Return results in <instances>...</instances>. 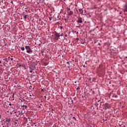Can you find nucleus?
Masks as SVG:
<instances>
[{
  "label": "nucleus",
  "instance_id": "nucleus-1",
  "mask_svg": "<svg viewBox=\"0 0 127 127\" xmlns=\"http://www.w3.org/2000/svg\"><path fill=\"white\" fill-rule=\"evenodd\" d=\"M54 35L55 40H58L59 39V37H60V34L57 33V32L55 31L54 33Z\"/></svg>",
  "mask_w": 127,
  "mask_h": 127
},
{
  "label": "nucleus",
  "instance_id": "nucleus-2",
  "mask_svg": "<svg viewBox=\"0 0 127 127\" xmlns=\"http://www.w3.org/2000/svg\"><path fill=\"white\" fill-rule=\"evenodd\" d=\"M103 106L105 110H108V109H111L112 108L111 105L108 103H105Z\"/></svg>",
  "mask_w": 127,
  "mask_h": 127
},
{
  "label": "nucleus",
  "instance_id": "nucleus-3",
  "mask_svg": "<svg viewBox=\"0 0 127 127\" xmlns=\"http://www.w3.org/2000/svg\"><path fill=\"white\" fill-rule=\"evenodd\" d=\"M25 49L27 50V53H30L31 52H32V50L30 48V46H26L25 47Z\"/></svg>",
  "mask_w": 127,
  "mask_h": 127
},
{
  "label": "nucleus",
  "instance_id": "nucleus-4",
  "mask_svg": "<svg viewBox=\"0 0 127 127\" xmlns=\"http://www.w3.org/2000/svg\"><path fill=\"white\" fill-rule=\"evenodd\" d=\"M16 117H19V116H22V110H18V109L16 110Z\"/></svg>",
  "mask_w": 127,
  "mask_h": 127
},
{
  "label": "nucleus",
  "instance_id": "nucleus-5",
  "mask_svg": "<svg viewBox=\"0 0 127 127\" xmlns=\"http://www.w3.org/2000/svg\"><path fill=\"white\" fill-rule=\"evenodd\" d=\"M35 64H32L29 66L30 70H34L36 67H35Z\"/></svg>",
  "mask_w": 127,
  "mask_h": 127
},
{
  "label": "nucleus",
  "instance_id": "nucleus-6",
  "mask_svg": "<svg viewBox=\"0 0 127 127\" xmlns=\"http://www.w3.org/2000/svg\"><path fill=\"white\" fill-rule=\"evenodd\" d=\"M3 122H4V123H5L6 122L7 123V125H9V124H10V118H6L5 119L3 120Z\"/></svg>",
  "mask_w": 127,
  "mask_h": 127
},
{
  "label": "nucleus",
  "instance_id": "nucleus-7",
  "mask_svg": "<svg viewBox=\"0 0 127 127\" xmlns=\"http://www.w3.org/2000/svg\"><path fill=\"white\" fill-rule=\"evenodd\" d=\"M77 22L78 24H80V23H83V20H82V18H81V17L78 18Z\"/></svg>",
  "mask_w": 127,
  "mask_h": 127
},
{
  "label": "nucleus",
  "instance_id": "nucleus-8",
  "mask_svg": "<svg viewBox=\"0 0 127 127\" xmlns=\"http://www.w3.org/2000/svg\"><path fill=\"white\" fill-rule=\"evenodd\" d=\"M3 60L4 61V63L6 64V63H7V62L10 60V58H4L3 59Z\"/></svg>",
  "mask_w": 127,
  "mask_h": 127
},
{
  "label": "nucleus",
  "instance_id": "nucleus-9",
  "mask_svg": "<svg viewBox=\"0 0 127 127\" xmlns=\"http://www.w3.org/2000/svg\"><path fill=\"white\" fill-rule=\"evenodd\" d=\"M124 12H127V3L125 4V5L124 6Z\"/></svg>",
  "mask_w": 127,
  "mask_h": 127
},
{
  "label": "nucleus",
  "instance_id": "nucleus-10",
  "mask_svg": "<svg viewBox=\"0 0 127 127\" xmlns=\"http://www.w3.org/2000/svg\"><path fill=\"white\" fill-rule=\"evenodd\" d=\"M79 10L80 14H81V15H84V9H79Z\"/></svg>",
  "mask_w": 127,
  "mask_h": 127
},
{
  "label": "nucleus",
  "instance_id": "nucleus-11",
  "mask_svg": "<svg viewBox=\"0 0 127 127\" xmlns=\"http://www.w3.org/2000/svg\"><path fill=\"white\" fill-rule=\"evenodd\" d=\"M17 65L19 67H22V68H25V64H17Z\"/></svg>",
  "mask_w": 127,
  "mask_h": 127
},
{
  "label": "nucleus",
  "instance_id": "nucleus-12",
  "mask_svg": "<svg viewBox=\"0 0 127 127\" xmlns=\"http://www.w3.org/2000/svg\"><path fill=\"white\" fill-rule=\"evenodd\" d=\"M68 13V15H69V16H71V15H72L73 12L72 11H69L68 12H67Z\"/></svg>",
  "mask_w": 127,
  "mask_h": 127
},
{
  "label": "nucleus",
  "instance_id": "nucleus-13",
  "mask_svg": "<svg viewBox=\"0 0 127 127\" xmlns=\"http://www.w3.org/2000/svg\"><path fill=\"white\" fill-rule=\"evenodd\" d=\"M23 108V109H26L27 108V106L26 105H21V108Z\"/></svg>",
  "mask_w": 127,
  "mask_h": 127
},
{
  "label": "nucleus",
  "instance_id": "nucleus-14",
  "mask_svg": "<svg viewBox=\"0 0 127 127\" xmlns=\"http://www.w3.org/2000/svg\"><path fill=\"white\" fill-rule=\"evenodd\" d=\"M113 98H118V95L116 94H112Z\"/></svg>",
  "mask_w": 127,
  "mask_h": 127
},
{
  "label": "nucleus",
  "instance_id": "nucleus-15",
  "mask_svg": "<svg viewBox=\"0 0 127 127\" xmlns=\"http://www.w3.org/2000/svg\"><path fill=\"white\" fill-rule=\"evenodd\" d=\"M17 18H19V17L20 16V14L19 13H17Z\"/></svg>",
  "mask_w": 127,
  "mask_h": 127
},
{
  "label": "nucleus",
  "instance_id": "nucleus-16",
  "mask_svg": "<svg viewBox=\"0 0 127 127\" xmlns=\"http://www.w3.org/2000/svg\"><path fill=\"white\" fill-rule=\"evenodd\" d=\"M66 10L68 12V11H70V8L67 7L66 8Z\"/></svg>",
  "mask_w": 127,
  "mask_h": 127
},
{
  "label": "nucleus",
  "instance_id": "nucleus-17",
  "mask_svg": "<svg viewBox=\"0 0 127 127\" xmlns=\"http://www.w3.org/2000/svg\"><path fill=\"white\" fill-rule=\"evenodd\" d=\"M27 16V15H23V18L24 19H26V16Z\"/></svg>",
  "mask_w": 127,
  "mask_h": 127
},
{
  "label": "nucleus",
  "instance_id": "nucleus-18",
  "mask_svg": "<svg viewBox=\"0 0 127 127\" xmlns=\"http://www.w3.org/2000/svg\"><path fill=\"white\" fill-rule=\"evenodd\" d=\"M120 127H126V126L124 125H121L119 126Z\"/></svg>",
  "mask_w": 127,
  "mask_h": 127
},
{
  "label": "nucleus",
  "instance_id": "nucleus-19",
  "mask_svg": "<svg viewBox=\"0 0 127 127\" xmlns=\"http://www.w3.org/2000/svg\"><path fill=\"white\" fill-rule=\"evenodd\" d=\"M21 50H22V51H24V47H21Z\"/></svg>",
  "mask_w": 127,
  "mask_h": 127
},
{
  "label": "nucleus",
  "instance_id": "nucleus-20",
  "mask_svg": "<svg viewBox=\"0 0 127 127\" xmlns=\"http://www.w3.org/2000/svg\"><path fill=\"white\" fill-rule=\"evenodd\" d=\"M76 27L80 28V27H81V25H79V26H76Z\"/></svg>",
  "mask_w": 127,
  "mask_h": 127
},
{
  "label": "nucleus",
  "instance_id": "nucleus-21",
  "mask_svg": "<svg viewBox=\"0 0 127 127\" xmlns=\"http://www.w3.org/2000/svg\"><path fill=\"white\" fill-rule=\"evenodd\" d=\"M44 24V25H46V24H45L44 22H42V25Z\"/></svg>",
  "mask_w": 127,
  "mask_h": 127
},
{
  "label": "nucleus",
  "instance_id": "nucleus-22",
  "mask_svg": "<svg viewBox=\"0 0 127 127\" xmlns=\"http://www.w3.org/2000/svg\"><path fill=\"white\" fill-rule=\"evenodd\" d=\"M49 18L50 20H51V19H52V17H49Z\"/></svg>",
  "mask_w": 127,
  "mask_h": 127
},
{
  "label": "nucleus",
  "instance_id": "nucleus-23",
  "mask_svg": "<svg viewBox=\"0 0 127 127\" xmlns=\"http://www.w3.org/2000/svg\"><path fill=\"white\" fill-rule=\"evenodd\" d=\"M72 119H73L75 121H76V118H75V117H72Z\"/></svg>",
  "mask_w": 127,
  "mask_h": 127
},
{
  "label": "nucleus",
  "instance_id": "nucleus-24",
  "mask_svg": "<svg viewBox=\"0 0 127 127\" xmlns=\"http://www.w3.org/2000/svg\"><path fill=\"white\" fill-rule=\"evenodd\" d=\"M64 35V34L63 33H62V34H61L60 36H63Z\"/></svg>",
  "mask_w": 127,
  "mask_h": 127
},
{
  "label": "nucleus",
  "instance_id": "nucleus-25",
  "mask_svg": "<svg viewBox=\"0 0 127 127\" xmlns=\"http://www.w3.org/2000/svg\"><path fill=\"white\" fill-rule=\"evenodd\" d=\"M32 70H31V69H30V73H32Z\"/></svg>",
  "mask_w": 127,
  "mask_h": 127
},
{
  "label": "nucleus",
  "instance_id": "nucleus-26",
  "mask_svg": "<svg viewBox=\"0 0 127 127\" xmlns=\"http://www.w3.org/2000/svg\"><path fill=\"white\" fill-rule=\"evenodd\" d=\"M76 90H80V87H78L76 88Z\"/></svg>",
  "mask_w": 127,
  "mask_h": 127
},
{
  "label": "nucleus",
  "instance_id": "nucleus-27",
  "mask_svg": "<svg viewBox=\"0 0 127 127\" xmlns=\"http://www.w3.org/2000/svg\"><path fill=\"white\" fill-rule=\"evenodd\" d=\"M70 104H73V100H71V103Z\"/></svg>",
  "mask_w": 127,
  "mask_h": 127
},
{
  "label": "nucleus",
  "instance_id": "nucleus-28",
  "mask_svg": "<svg viewBox=\"0 0 127 127\" xmlns=\"http://www.w3.org/2000/svg\"><path fill=\"white\" fill-rule=\"evenodd\" d=\"M17 108H20V106H18V104H17Z\"/></svg>",
  "mask_w": 127,
  "mask_h": 127
},
{
  "label": "nucleus",
  "instance_id": "nucleus-29",
  "mask_svg": "<svg viewBox=\"0 0 127 127\" xmlns=\"http://www.w3.org/2000/svg\"><path fill=\"white\" fill-rule=\"evenodd\" d=\"M62 28H63V26H62L60 27V29H62Z\"/></svg>",
  "mask_w": 127,
  "mask_h": 127
},
{
  "label": "nucleus",
  "instance_id": "nucleus-30",
  "mask_svg": "<svg viewBox=\"0 0 127 127\" xmlns=\"http://www.w3.org/2000/svg\"><path fill=\"white\" fill-rule=\"evenodd\" d=\"M10 60L12 61V60H13V58H10Z\"/></svg>",
  "mask_w": 127,
  "mask_h": 127
},
{
  "label": "nucleus",
  "instance_id": "nucleus-31",
  "mask_svg": "<svg viewBox=\"0 0 127 127\" xmlns=\"http://www.w3.org/2000/svg\"><path fill=\"white\" fill-rule=\"evenodd\" d=\"M17 127H21L20 126H18V125H17Z\"/></svg>",
  "mask_w": 127,
  "mask_h": 127
},
{
  "label": "nucleus",
  "instance_id": "nucleus-32",
  "mask_svg": "<svg viewBox=\"0 0 127 127\" xmlns=\"http://www.w3.org/2000/svg\"><path fill=\"white\" fill-rule=\"evenodd\" d=\"M76 40H79V38H76Z\"/></svg>",
  "mask_w": 127,
  "mask_h": 127
},
{
  "label": "nucleus",
  "instance_id": "nucleus-33",
  "mask_svg": "<svg viewBox=\"0 0 127 127\" xmlns=\"http://www.w3.org/2000/svg\"><path fill=\"white\" fill-rule=\"evenodd\" d=\"M17 87H20V85H17Z\"/></svg>",
  "mask_w": 127,
  "mask_h": 127
},
{
  "label": "nucleus",
  "instance_id": "nucleus-34",
  "mask_svg": "<svg viewBox=\"0 0 127 127\" xmlns=\"http://www.w3.org/2000/svg\"><path fill=\"white\" fill-rule=\"evenodd\" d=\"M13 113H14V114H16V112H13L12 113L13 114Z\"/></svg>",
  "mask_w": 127,
  "mask_h": 127
},
{
  "label": "nucleus",
  "instance_id": "nucleus-35",
  "mask_svg": "<svg viewBox=\"0 0 127 127\" xmlns=\"http://www.w3.org/2000/svg\"><path fill=\"white\" fill-rule=\"evenodd\" d=\"M64 36H65V37H67V34H65V35H64Z\"/></svg>",
  "mask_w": 127,
  "mask_h": 127
},
{
  "label": "nucleus",
  "instance_id": "nucleus-36",
  "mask_svg": "<svg viewBox=\"0 0 127 127\" xmlns=\"http://www.w3.org/2000/svg\"><path fill=\"white\" fill-rule=\"evenodd\" d=\"M1 119V115H0V120Z\"/></svg>",
  "mask_w": 127,
  "mask_h": 127
},
{
  "label": "nucleus",
  "instance_id": "nucleus-37",
  "mask_svg": "<svg viewBox=\"0 0 127 127\" xmlns=\"http://www.w3.org/2000/svg\"><path fill=\"white\" fill-rule=\"evenodd\" d=\"M92 32V30L89 31V33H91Z\"/></svg>",
  "mask_w": 127,
  "mask_h": 127
},
{
  "label": "nucleus",
  "instance_id": "nucleus-38",
  "mask_svg": "<svg viewBox=\"0 0 127 127\" xmlns=\"http://www.w3.org/2000/svg\"><path fill=\"white\" fill-rule=\"evenodd\" d=\"M9 106H11V103H9Z\"/></svg>",
  "mask_w": 127,
  "mask_h": 127
},
{
  "label": "nucleus",
  "instance_id": "nucleus-39",
  "mask_svg": "<svg viewBox=\"0 0 127 127\" xmlns=\"http://www.w3.org/2000/svg\"><path fill=\"white\" fill-rule=\"evenodd\" d=\"M70 116H73V114H70Z\"/></svg>",
  "mask_w": 127,
  "mask_h": 127
},
{
  "label": "nucleus",
  "instance_id": "nucleus-40",
  "mask_svg": "<svg viewBox=\"0 0 127 127\" xmlns=\"http://www.w3.org/2000/svg\"><path fill=\"white\" fill-rule=\"evenodd\" d=\"M98 45H101V44L100 43H98Z\"/></svg>",
  "mask_w": 127,
  "mask_h": 127
},
{
  "label": "nucleus",
  "instance_id": "nucleus-41",
  "mask_svg": "<svg viewBox=\"0 0 127 127\" xmlns=\"http://www.w3.org/2000/svg\"><path fill=\"white\" fill-rule=\"evenodd\" d=\"M41 91H43V89H41Z\"/></svg>",
  "mask_w": 127,
  "mask_h": 127
},
{
  "label": "nucleus",
  "instance_id": "nucleus-42",
  "mask_svg": "<svg viewBox=\"0 0 127 127\" xmlns=\"http://www.w3.org/2000/svg\"><path fill=\"white\" fill-rule=\"evenodd\" d=\"M93 94H95V92L93 91Z\"/></svg>",
  "mask_w": 127,
  "mask_h": 127
},
{
  "label": "nucleus",
  "instance_id": "nucleus-43",
  "mask_svg": "<svg viewBox=\"0 0 127 127\" xmlns=\"http://www.w3.org/2000/svg\"><path fill=\"white\" fill-rule=\"evenodd\" d=\"M0 63H1V61L0 60Z\"/></svg>",
  "mask_w": 127,
  "mask_h": 127
},
{
  "label": "nucleus",
  "instance_id": "nucleus-44",
  "mask_svg": "<svg viewBox=\"0 0 127 127\" xmlns=\"http://www.w3.org/2000/svg\"><path fill=\"white\" fill-rule=\"evenodd\" d=\"M89 17H91V16L90 15H89Z\"/></svg>",
  "mask_w": 127,
  "mask_h": 127
},
{
  "label": "nucleus",
  "instance_id": "nucleus-45",
  "mask_svg": "<svg viewBox=\"0 0 127 127\" xmlns=\"http://www.w3.org/2000/svg\"><path fill=\"white\" fill-rule=\"evenodd\" d=\"M31 127H33V125H31Z\"/></svg>",
  "mask_w": 127,
  "mask_h": 127
},
{
  "label": "nucleus",
  "instance_id": "nucleus-46",
  "mask_svg": "<svg viewBox=\"0 0 127 127\" xmlns=\"http://www.w3.org/2000/svg\"><path fill=\"white\" fill-rule=\"evenodd\" d=\"M109 84H111V81L109 82Z\"/></svg>",
  "mask_w": 127,
  "mask_h": 127
},
{
  "label": "nucleus",
  "instance_id": "nucleus-47",
  "mask_svg": "<svg viewBox=\"0 0 127 127\" xmlns=\"http://www.w3.org/2000/svg\"><path fill=\"white\" fill-rule=\"evenodd\" d=\"M71 32H69V34H70Z\"/></svg>",
  "mask_w": 127,
  "mask_h": 127
},
{
  "label": "nucleus",
  "instance_id": "nucleus-48",
  "mask_svg": "<svg viewBox=\"0 0 127 127\" xmlns=\"http://www.w3.org/2000/svg\"><path fill=\"white\" fill-rule=\"evenodd\" d=\"M82 98H83V97H84V96L82 95Z\"/></svg>",
  "mask_w": 127,
  "mask_h": 127
},
{
  "label": "nucleus",
  "instance_id": "nucleus-49",
  "mask_svg": "<svg viewBox=\"0 0 127 127\" xmlns=\"http://www.w3.org/2000/svg\"><path fill=\"white\" fill-rule=\"evenodd\" d=\"M30 96L31 97V95H30Z\"/></svg>",
  "mask_w": 127,
  "mask_h": 127
},
{
  "label": "nucleus",
  "instance_id": "nucleus-50",
  "mask_svg": "<svg viewBox=\"0 0 127 127\" xmlns=\"http://www.w3.org/2000/svg\"><path fill=\"white\" fill-rule=\"evenodd\" d=\"M15 124H16V122H15Z\"/></svg>",
  "mask_w": 127,
  "mask_h": 127
},
{
  "label": "nucleus",
  "instance_id": "nucleus-51",
  "mask_svg": "<svg viewBox=\"0 0 127 127\" xmlns=\"http://www.w3.org/2000/svg\"><path fill=\"white\" fill-rule=\"evenodd\" d=\"M39 108H40V106H39Z\"/></svg>",
  "mask_w": 127,
  "mask_h": 127
},
{
  "label": "nucleus",
  "instance_id": "nucleus-52",
  "mask_svg": "<svg viewBox=\"0 0 127 127\" xmlns=\"http://www.w3.org/2000/svg\"><path fill=\"white\" fill-rule=\"evenodd\" d=\"M35 127H36V125H35Z\"/></svg>",
  "mask_w": 127,
  "mask_h": 127
},
{
  "label": "nucleus",
  "instance_id": "nucleus-53",
  "mask_svg": "<svg viewBox=\"0 0 127 127\" xmlns=\"http://www.w3.org/2000/svg\"><path fill=\"white\" fill-rule=\"evenodd\" d=\"M65 39H67V38H65Z\"/></svg>",
  "mask_w": 127,
  "mask_h": 127
},
{
  "label": "nucleus",
  "instance_id": "nucleus-54",
  "mask_svg": "<svg viewBox=\"0 0 127 127\" xmlns=\"http://www.w3.org/2000/svg\"><path fill=\"white\" fill-rule=\"evenodd\" d=\"M126 58H127V57H126Z\"/></svg>",
  "mask_w": 127,
  "mask_h": 127
}]
</instances>
